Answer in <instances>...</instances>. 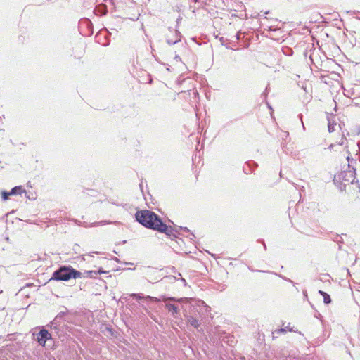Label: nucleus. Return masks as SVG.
Wrapping results in <instances>:
<instances>
[{
  "mask_svg": "<svg viewBox=\"0 0 360 360\" xmlns=\"http://www.w3.org/2000/svg\"><path fill=\"white\" fill-rule=\"evenodd\" d=\"M135 217L136 220L146 228L164 233L168 236L172 234V228L164 224L161 219L150 210L137 211Z\"/></svg>",
  "mask_w": 360,
  "mask_h": 360,
  "instance_id": "1",
  "label": "nucleus"
},
{
  "mask_svg": "<svg viewBox=\"0 0 360 360\" xmlns=\"http://www.w3.org/2000/svg\"><path fill=\"white\" fill-rule=\"evenodd\" d=\"M72 278H82V272L75 270L70 266H63L53 272L51 280L53 279L56 281H67Z\"/></svg>",
  "mask_w": 360,
  "mask_h": 360,
  "instance_id": "2",
  "label": "nucleus"
},
{
  "mask_svg": "<svg viewBox=\"0 0 360 360\" xmlns=\"http://www.w3.org/2000/svg\"><path fill=\"white\" fill-rule=\"evenodd\" d=\"M162 300L166 302L167 300H172V301H177V302H184V303H189L191 304H193V302H196L197 305L198 307H203L206 309L209 308L208 306H207L205 302L202 300H194L192 298H187V297H184V298H180V299H176L175 297H163L162 298Z\"/></svg>",
  "mask_w": 360,
  "mask_h": 360,
  "instance_id": "3",
  "label": "nucleus"
},
{
  "mask_svg": "<svg viewBox=\"0 0 360 360\" xmlns=\"http://www.w3.org/2000/svg\"><path fill=\"white\" fill-rule=\"evenodd\" d=\"M169 34L166 37V41L169 45H173L181 41V34L176 30L169 29Z\"/></svg>",
  "mask_w": 360,
  "mask_h": 360,
  "instance_id": "4",
  "label": "nucleus"
},
{
  "mask_svg": "<svg viewBox=\"0 0 360 360\" xmlns=\"http://www.w3.org/2000/svg\"><path fill=\"white\" fill-rule=\"evenodd\" d=\"M51 338V333L46 329H41L39 333L37 334V340L39 344L44 346L46 340Z\"/></svg>",
  "mask_w": 360,
  "mask_h": 360,
  "instance_id": "5",
  "label": "nucleus"
},
{
  "mask_svg": "<svg viewBox=\"0 0 360 360\" xmlns=\"http://www.w3.org/2000/svg\"><path fill=\"white\" fill-rule=\"evenodd\" d=\"M108 271L103 270L102 269H99L98 271L92 270V271H84V273H82V277H89L91 278H96L98 274H107Z\"/></svg>",
  "mask_w": 360,
  "mask_h": 360,
  "instance_id": "6",
  "label": "nucleus"
},
{
  "mask_svg": "<svg viewBox=\"0 0 360 360\" xmlns=\"http://www.w3.org/2000/svg\"><path fill=\"white\" fill-rule=\"evenodd\" d=\"M131 297H135L136 299H145V300H151V301H155V302H159L160 301V299L157 298V297H151V296H143L141 295V294H136V293H133L131 295Z\"/></svg>",
  "mask_w": 360,
  "mask_h": 360,
  "instance_id": "7",
  "label": "nucleus"
},
{
  "mask_svg": "<svg viewBox=\"0 0 360 360\" xmlns=\"http://www.w3.org/2000/svg\"><path fill=\"white\" fill-rule=\"evenodd\" d=\"M165 307L173 316H175L179 312L178 307L174 304H166Z\"/></svg>",
  "mask_w": 360,
  "mask_h": 360,
  "instance_id": "8",
  "label": "nucleus"
},
{
  "mask_svg": "<svg viewBox=\"0 0 360 360\" xmlns=\"http://www.w3.org/2000/svg\"><path fill=\"white\" fill-rule=\"evenodd\" d=\"M187 323L195 328L200 326L199 321L193 316H188L187 317Z\"/></svg>",
  "mask_w": 360,
  "mask_h": 360,
  "instance_id": "9",
  "label": "nucleus"
},
{
  "mask_svg": "<svg viewBox=\"0 0 360 360\" xmlns=\"http://www.w3.org/2000/svg\"><path fill=\"white\" fill-rule=\"evenodd\" d=\"M319 293L323 296V302H324L325 304H330L331 302L330 297V295L328 293H326L324 291L321 290H319Z\"/></svg>",
  "mask_w": 360,
  "mask_h": 360,
  "instance_id": "10",
  "label": "nucleus"
},
{
  "mask_svg": "<svg viewBox=\"0 0 360 360\" xmlns=\"http://www.w3.org/2000/svg\"><path fill=\"white\" fill-rule=\"evenodd\" d=\"M24 192H25V191L20 186H15L11 191V195L21 194V193H22Z\"/></svg>",
  "mask_w": 360,
  "mask_h": 360,
  "instance_id": "11",
  "label": "nucleus"
},
{
  "mask_svg": "<svg viewBox=\"0 0 360 360\" xmlns=\"http://www.w3.org/2000/svg\"><path fill=\"white\" fill-rule=\"evenodd\" d=\"M9 195H11V191H2L1 193V198L4 200H6L8 198Z\"/></svg>",
  "mask_w": 360,
  "mask_h": 360,
  "instance_id": "12",
  "label": "nucleus"
},
{
  "mask_svg": "<svg viewBox=\"0 0 360 360\" xmlns=\"http://www.w3.org/2000/svg\"><path fill=\"white\" fill-rule=\"evenodd\" d=\"M328 131L330 133V132H333L335 131V124H333L330 123V122H328Z\"/></svg>",
  "mask_w": 360,
  "mask_h": 360,
  "instance_id": "13",
  "label": "nucleus"
},
{
  "mask_svg": "<svg viewBox=\"0 0 360 360\" xmlns=\"http://www.w3.org/2000/svg\"><path fill=\"white\" fill-rule=\"evenodd\" d=\"M108 222L105 221H101L99 222H96V223H94V226H101V225H104V224H108Z\"/></svg>",
  "mask_w": 360,
  "mask_h": 360,
  "instance_id": "14",
  "label": "nucleus"
},
{
  "mask_svg": "<svg viewBox=\"0 0 360 360\" xmlns=\"http://www.w3.org/2000/svg\"><path fill=\"white\" fill-rule=\"evenodd\" d=\"M285 329L281 328V329L276 330L275 333L278 334V333H283V332H285Z\"/></svg>",
  "mask_w": 360,
  "mask_h": 360,
  "instance_id": "15",
  "label": "nucleus"
},
{
  "mask_svg": "<svg viewBox=\"0 0 360 360\" xmlns=\"http://www.w3.org/2000/svg\"><path fill=\"white\" fill-rule=\"evenodd\" d=\"M340 236H337L335 238L333 239V240L336 241L337 243H342V240L339 239Z\"/></svg>",
  "mask_w": 360,
  "mask_h": 360,
  "instance_id": "16",
  "label": "nucleus"
},
{
  "mask_svg": "<svg viewBox=\"0 0 360 360\" xmlns=\"http://www.w3.org/2000/svg\"><path fill=\"white\" fill-rule=\"evenodd\" d=\"M174 59H175L176 60H177V61H178V60H179V61L181 60L180 56H179V55H176V56H174Z\"/></svg>",
  "mask_w": 360,
  "mask_h": 360,
  "instance_id": "17",
  "label": "nucleus"
},
{
  "mask_svg": "<svg viewBox=\"0 0 360 360\" xmlns=\"http://www.w3.org/2000/svg\"><path fill=\"white\" fill-rule=\"evenodd\" d=\"M236 38H237V39H239V38H240V34H239V33H238V34H237V35H236Z\"/></svg>",
  "mask_w": 360,
  "mask_h": 360,
  "instance_id": "18",
  "label": "nucleus"
},
{
  "mask_svg": "<svg viewBox=\"0 0 360 360\" xmlns=\"http://www.w3.org/2000/svg\"><path fill=\"white\" fill-rule=\"evenodd\" d=\"M270 30H275V29H273L271 27H269Z\"/></svg>",
  "mask_w": 360,
  "mask_h": 360,
  "instance_id": "19",
  "label": "nucleus"
},
{
  "mask_svg": "<svg viewBox=\"0 0 360 360\" xmlns=\"http://www.w3.org/2000/svg\"><path fill=\"white\" fill-rule=\"evenodd\" d=\"M194 2H198L199 0H193Z\"/></svg>",
  "mask_w": 360,
  "mask_h": 360,
  "instance_id": "20",
  "label": "nucleus"
},
{
  "mask_svg": "<svg viewBox=\"0 0 360 360\" xmlns=\"http://www.w3.org/2000/svg\"><path fill=\"white\" fill-rule=\"evenodd\" d=\"M184 230L185 231H188V229L187 228H184Z\"/></svg>",
  "mask_w": 360,
  "mask_h": 360,
  "instance_id": "21",
  "label": "nucleus"
}]
</instances>
